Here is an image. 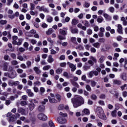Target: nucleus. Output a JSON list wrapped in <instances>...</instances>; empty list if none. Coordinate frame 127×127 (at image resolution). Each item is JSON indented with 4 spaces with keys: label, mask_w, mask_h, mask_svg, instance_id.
Masks as SVG:
<instances>
[{
    "label": "nucleus",
    "mask_w": 127,
    "mask_h": 127,
    "mask_svg": "<svg viewBox=\"0 0 127 127\" xmlns=\"http://www.w3.org/2000/svg\"><path fill=\"white\" fill-rule=\"evenodd\" d=\"M71 103L73 104V108H78L85 104V100L82 96H78L76 98L71 99Z\"/></svg>",
    "instance_id": "f257e3e1"
},
{
    "label": "nucleus",
    "mask_w": 127,
    "mask_h": 127,
    "mask_svg": "<svg viewBox=\"0 0 127 127\" xmlns=\"http://www.w3.org/2000/svg\"><path fill=\"white\" fill-rule=\"evenodd\" d=\"M97 115L101 120H104V121H106V120H107V117H106V115H105V113L104 112L103 108L101 107H97Z\"/></svg>",
    "instance_id": "f03ea898"
},
{
    "label": "nucleus",
    "mask_w": 127,
    "mask_h": 127,
    "mask_svg": "<svg viewBox=\"0 0 127 127\" xmlns=\"http://www.w3.org/2000/svg\"><path fill=\"white\" fill-rule=\"evenodd\" d=\"M12 44L15 45H21L22 41H23V39H19L18 37L17 36H12Z\"/></svg>",
    "instance_id": "7ed1b4c3"
},
{
    "label": "nucleus",
    "mask_w": 127,
    "mask_h": 127,
    "mask_svg": "<svg viewBox=\"0 0 127 127\" xmlns=\"http://www.w3.org/2000/svg\"><path fill=\"white\" fill-rule=\"evenodd\" d=\"M68 29L67 28H64L63 29H60L59 30V33L61 34V35H63L64 36H66L67 34L68 33Z\"/></svg>",
    "instance_id": "20e7f679"
},
{
    "label": "nucleus",
    "mask_w": 127,
    "mask_h": 127,
    "mask_svg": "<svg viewBox=\"0 0 127 127\" xmlns=\"http://www.w3.org/2000/svg\"><path fill=\"white\" fill-rule=\"evenodd\" d=\"M90 59H91V60H89L88 61V64H89V65H91V66H93V65H94V63H97V59L95 58V57L91 56L90 57Z\"/></svg>",
    "instance_id": "39448f33"
},
{
    "label": "nucleus",
    "mask_w": 127,
    "mask_h": 127,
    "mask_svg": "<svg viewBox=\"0 0 127 127\" xmlns=\"http://www.w3.org/2000/svg\"><path fill=\"white\" fill-rule=\"evenodd\" d=\"M38 118L41 121H46L47 120V116L43 113H40L38 115Z\"/></svg>",
    "instance_id": "423d86ee"
},
{
    "label": "nucleus",
    "mask_w": 127,
    "mask_h": 127,
    "mask_svg": "<svg viewBox=\"0 0 127 127\" xmlns=\"http://www.w3.org/2000/svg\"><path fill=\"white\" fill-rule=\"evenodd\" d=\"M57 121L59 124H62V125H64L67 123V120L65 118L58 117L57 118Z\"/></svg>",
    "instance_id": "0eeeda50"
},
{
    "label": "nucleus",
    "mask_w": 127,
    "mask_h": 127,
    "mask_svg": "<svg viewBox=\"0 0 127 127\" xmlns=\"http://www.w3.org/2000/svg\"><path fill=\"white\" fill-rule=\"evenodd\" d=\"M67 65L69 66V68L71 69V71L72 72H74L75 70H76V65H74V64L68 62L67 63Z\"/></svg>",
    "instance_id": "6e6552de"
},
{
    "label": "nucleus",
    "mask_w": 127,
    "mask_h": 127,
    "mask_svg": "<svg viewBox=\"0 0 127 127\" xmlns=\"http://www.w3.org/2000/svg\"><path fill=\"white\" fill-rule=\"evenodd\" d=\"M18 113L21 114L22 116H26V115H27V113H26L25 109L22 108H20L18 109Z\"/></svg>",
    "instance_id": "1a4fd4ad"
},
{
    "label": "nucleus",
    "mask_w": 127,
    "mask_h": 127,
    "mask_svg": "<svg viewBox=\"0 0 127 127\" xmlns=\"http://www.w3.org/2000/svg\"><path fill=\"white\" fill-rule=\"evenodd\" d=\"M117 31L120 34H123V26L121 24L117 25Z\"/></svg>",
    "instance_id": "9d476101"
},
{
    "label": "nucleus",
    "mask_w": 127,
    "mask_h": 127,
    "mask_svg": "<svg viewBox=\"0 0 127 127\" xmlns=\"http://www.w3.org/2000/svg\"><path fill=\"white\" fill-rule=\"evenodd\" d=\"M48 99L50 103L51 104H56V103L58 102L57 100L55 99V98H52L50 96H48Z\"/></svg>",
    "instance_id": "9b49d317"
},
{
    "label": "nucleus",
    "mask_w": 127,
    "mask_h": 127,
    "mask_svg": "<svg viewBox=\"0 0 127 127\" xmlns=\"http://www.w3.org/2000/svg\"><path fill=\"white\" fill-rule=\"evenodd\" d=\"M34 108H35V105L33 103H31L28 105L29 110L31 112L34 110Z\"/></svg>",
    "instance_id": "f8f14e48"
},
{
    "label": "nucleus",
    "mask_w": 127,
    "mask_h": 127,
    "mask_svg": "<svg viewBox=\"0 0 127 127\" xmlns=\"http://www.w3.org/2000/svg\"><path fill=\"white\" fill-rule=\"evenodd\" d=\"M26 93L28 94L29 97H33L34 96V93L31 91V89H27L26 90Z\"/></svg>",
    "instance_id": "ddd939ff"
},
{
    "label": "nucleus",
    "mask_w": 127,
    "mask_h": 127,
    "mask_svg": "<svg viewBox=\"0 0 127 127\" xmlns=\"http://www.w3.org/2000/svg\"><path fill=\"white\" fill-rule=\"evenodd\" d=\"M105 60H106V57H105V56H101L99 59L98 63L100 64L103 63Z\"/></svg>",
    "instance_id": "4468645a"
},
{
    "label": "nucleus",
    "mask_w": 127,
    "mask_h": 127,
    "mask_svg": "<svg viewBox=\"0 0 127 127\" xmlns=\"http://www.w3.org/2000/svg\"><path fill=\"white\" fill-rule=\"evenodd\" d=\"M34 70L36 74H37L38 75L41 74V70H40V69H39L38 67H37V66L34 67Z\"/></svg>",
    "instance_id": "2eb2a0df"
},
{
    "label": "nucleus",
    "mask_w": 127,
    "mask_h": 127,
    "mask_svg": "<svg viewBox=\"0 0 127 127\" xmlns=\"http://www.w3.org/2000/svg\"><path fill=\"white\" fill-rule=\"evenodd\" d=\"M113 84L114 85H122V81H121V80H120L114 79L113 80Z\"/></svg>",
    "instance_id": "dca6fc26"
},
{
    "label": "nucleus",
    "mask_w": 127,
    "mask_h": 127,
    "mask_svg": "<svg viewBox=\"0 0 127 127\" xmlns=\"http://www.w3.org/2000/svg\"><path fill=\"white\" fill-rule=\"evenodd\" d=\"M90 5H91V3L86 1L84 2L83 4V7H84L85 8H89Z\"/></svg>",
    "instance_id": "f3484780"
},
{
    "label": "nucleus",
    "mask_w": 127,
    "mask_h": 127,
    "mask_svg": "<svg viewBox=\"0 0 127 127\" xmlns=\"http://www.w3.org/2000/svg\"><path fill=\"white\" fill-rule=\"evenodd\" d=\"M54 59L52 57V56L49 55L48 57L47 62L48 63H52L54 61Z\"/></svg>",
    "instance_id": "a211bd4d"
},
{
    "label": "nucleus",
    "mask_w": 127,
    "mask_h": 127,
    "mask_svg": "<svg viewBox=\"0 0 127 127\" xmlns=\"http://www.w3.org/2000/svg\"><path fill=\"white\" fill-rule=\"evenodd\" d=\"M15 121V115H13L8 118V121L9 122H14Z\"/></svg>",
    "instance_id": "6ab92c4d"
},
{
    "label": "nucleus",
    "mask_w": 127,
    "mask_h": 127,
    "mask_svg": "<svg viewBox=\"0 0 127 127\" xmlns=\"http://www.w3.org/2000/svg\"><path fill=\"white\" fill-rule=\"evenodd\" d=\"M47 21L50 23L52 22V21H53V17L49 15H48L47 16Z\"/></svg>",
    "instance_id": "aec40b11"
},
{
    "label": "nucleus",
    "mask_w": 127,
    "mask_h": 127,
    "mask_svg": "<svg viewBox=\"0 0 127 127\" xmlns=\"http://www.w3.org/2000/svg\"><path fill=\"white\" fill-rule=\"evenodd\" d=\"M83 115H87L88 116L90 115V111L89 109L85 108L82 111Z\"/></svg>",
    "instance_id": "412c9836"
},
{
    "label": "nucleus",
    "mask_w": 127,
    "mask_h": 127,
    "mask_svg": "<svg viewBox=\"0 0 127 127\" xmlns=\"http://www.w3.org/2000/svg\"><path fill=\"white\" fill-rule=\"evenodd\" d=\"M38 110L39 112H44V110H45V106L43 105H40Z\"/></svg>",
    "instance_id": "4be33fe9"
},
{
    "label": "nucleus",
    "mask_w": 127,
    "mask_h": 127,
    "mask_svg": "<svg viewBox=\"0 0 127 127\" xmlns=\"http://www.w3.org/2000/svg\"><path fill=\"white\" fill-rule=\"evenodd\" d=\"M70 31L73 34H77L79 32V30L77 28L71 29Z\"/></svg>",
    "instance_id": "5701e85b"
},
{
    "label": "nucleus",
    "mask_w": 127,
    "mask_h": 127,
    "mask_svg": "<svg viewBox=\"0 0 127 127\" xmlns=\"http://www.w3.org/2000/svg\"><path fill=\"white\" fill-rule=\"evenodd\" d=\"M97 21L98 22V23H102V22L104 21V18L101 16H98L97 19Z\"/></svg>",
    "instance_id": "b1692460"
},
{
    "label": "nucleus",
    "mask_w": 127,
    "mask_h": 127,
    "mask_svg": "<svg viewBox=\"0 0 127 127\" xmlns=\"http://www.w3.org/2000/svg\"><path fill=\"white\" fill-rule=\"evenodd\" d=\"M8 63H5L2 66L3 71H7V67L8 66Z\"/></svg>",
    "instance_id": "393cba45"
},
{
    "label": "nucleus",
    "mask_w": 127,
    "mask_h": 127,
    "mask_svg": "<svg viewBox=\"0 0 127 127\" xmlns=\"http://www.w3.org/2000/svg\"><path fill=\"white\" fill-rule=\"evenodd\" d=\"M92 46H94V47H95V48H97V49H99L100 48V47L101 46V44L99 42L94 43L92 44Z\"/></svg>",
    "instance_id": "a878e982"
},
{
    "label": "nucleus",
    "mask_w": 127,
    "mask_h": 127,
    "mask_svg": "<svg viewBox=\"0 0 127 127\" xmlns=\"http://www.w3.org/2000/svg\"><path fill=\"white\" fill-rule=\"evenodd\" d=\"M103 16L106 19H107V20H111L112 19V17L107 13H104Z\"/></svg>",
    "instance_id": "bb28decb"
},
{
    "label": "nucleus",
    "mask_w": 127,
    "mask_h": 127,
    "mask_svg": "<svg viewBox=\"0 0 127 127\" xmlns=\"http://www.w3.org/2000/svg\"><path fill=\"white\" fill-rule=\"evenodd\" d=\"M15 77H16V71L14 70L11 71V75L10 78H11V79H13L15 78Z\"/></svg>",
    "instance_id": "cd10ccee"
},
{
    "label": "nucleus",
    "mask_w": 127,
    "mask_h": 127,
    "mask_svg": "<svg viewBox=\"0 0 127 127\" xmlns=\"http://www.w3.org/2000/svg\"><path fill=\"white\" fill-rule=\"evenodd\" d=\"M51 68V66L50 65H45L43 67V70L44 71H47L49 70V69Z\"/></svg>",
    "instance_id": "c85d7f7f"
},
{
    "label": "nucleus",
    "mask_w": 127,
    "mask_h": 127,
    "mask_svg": "<svg viewBox=\"0 0 127 127\" xmlns=\"http://www.w3.org/2000/svg\"><path fill=\"white\" fill-rule=\"evenodd\" d=\"M59 115H60L59 118H66L67 116L66 113H63L62 112H60Z\"/></svg>",
    "instance_id": "c756f323"
},
{
    "label": "nucleus",
    "mask_w": 127,
    "mask_h": 127,
    "mask_svg": "<svg viewBox=\"0 0 127 127\" xmlns=\"http://www.w3.org/2000/svg\"><path fill=\"white\" fill-rule=\"evenodd\" d=\"M71 23L73 24V25H76L77 23H79V20L75 19H73L72 20Z\"/></svg>",
    "instance_id": "7c9ffc66"
},
{
    "label": "nucleus",
    "mask_w": 127,
    "mask_h": 127,
    "mask_svg": "<svg viewBox=\"0 0 127 127\" xmlns=\"http://www.w3.org/2000/svg\"><path fill=\"white\" fill-rule=\"evenodd\" d=\"M63 71V69H62V68L59 67L56 70V72L57 74H61V73H62Z\"/></svg>",
    "instance_id": "2f4dec72"
},
{
    "label": "nucleus",
    "mask_w": 127,
    "mask_h": 127,
    "mask_svg": "<svg viewBox=\"0 0 127 127\" xmlns=\"http://www.w3.org/2000/svg\"><path fill=\"white\" fill-rule=\"evenodd\" d=\"M58 37L60 40H65L66 39V37H65V36H62L61 35H58Z\"/></svg>",
    "instance_id": "473e14b6"
},
{
    "label": "nucleus",
    "mask_w": 127,
    "mask_h": 127,
    "mask_svg": "<svg viewBox=\"0 0 127 127\" xmlns=\"http://www.w3.org/2000/svg\"><path fill=\"white\" fill-rule=\"evenodd\" d=\"M17 59H18V60H20V61H24V60L23 57H22V56L19 55V54H17Z\"/></svg>",
    "instance_id": "72a5a7b5"
},
{
    "label": "nucleus",
    "mask_w": 127,
    "mask_h": 127,
    "mask_svg": "<svg viewBox=\"0 0 127 127\" xmlns=\"http://www.w3.org/2000/svg\"><path fill=\"white\" fill-rule=\"evenodd\" d=\"M54 30H53L52 28H50L48 31L46 32V34L48 35H50V34L53 33Z\"/></svg>",
    "instance_id": "f704fd0d"
},
{
    "label": "nucleus",
    "mask_w": 127,
    "mask_h": 127,
    "mask_svg": "<svg viewBox=\"0 0 127 127\" xmlns=\"http://www.w3.org/2000/svg\"><path fill=\"white\" fill-rule=\"evenodd\" d=\"M6 23H7L6 20H1L0 21V24H1V25H4V24H6Z\"/></svg>",
    "instance_id": "c9c22d12"
},
{
    "label": "nucleus",
    "mask_w": 127,
    "mask_h": 127,
    "mask_svg": "<svg viewBox=\"0 0 127 127\" xmlns=\"http://www.w3.org/2000/svg\"><path fill=\"white\" fill-rule=\"evenodd\" d=\"M11 64L13 66H15L16 65H17L18 64V62L15 60H13L11 62Z\"/></svg>",
    "instance_id": "e433bc0d"
},
{
    "label": "nucleus",
    "mask_w": 127,
    "mask_h": 127,
    "mask_svg": "<svg viewBox=\"0 0 127 127\" xmlns=\"http://www.w3.org/2000/svg\"><path fill=\"white\" fill-rule=\"evenodd\" d=\"M97 84V82L94 80H91L90 81V85L91 87H95Z\"/></svg>",
    "instance_id": "4c0bfd02"
},
{
    "label": "nucleus",
    "mask_w": 127,
    "mask_h": 127,
    "mask_svg": "<svg viewBox=\"0 0 127 127\" xmlns=\"http://www.w3.org/2000/svg\"><path fill=\"white\" fill-rule=\"evenodd\" d=\"M91 67L89 65H84L83 66V69L84 71H87L89 69H90Z\"/></svg>",
    "instance_id": "58836bf2"
},
{
    "label": "nucleus",
    "mask_w": 127,
    "mask_h": 127,
    "mask_svg": "<svg viewBox=\"0 0 127 127\" xmlns=\"http://www.w3.org/2000/svg\"><path fill=\"white\" fill-rule=\"evenodd\" d=\"M30 5L31 10H34V9L35 8V4L33 3H30Z\"/></svg>",
    "instance_id": "ea45409f"
},
{
    "label": "nucleus",
    "mask_w": 127,
    "mask_h": 127,
    "mask_svg": "<svg viewBox=\"0 0 127 127\" xmlns=\"http://www.w3.org/2000/svg\"><path fill=\"white\" fill-rule=\"evenodd\" d=\"M96 123L97 124V127H103V123H102L101 122H99V120H96Z\"/></svg>",
    "instance_id": "a19ab883"
},
{
    "label": "nucleus",
    "mask_w": 127,
    "mask_h": 127,
    "mask_svg": "<svg viewBox=\"0 0 127 127\" xmlns=\"http://www.w3.org/2000/svg\"><path fill=\"white\" fill-rule=\"evenodd\" d=\"M90 98L92 100H94L95 101H96V100H97V95H95V94H92L91 96H90Z\"/></svg>",
    "instance_id": "79ce46f5"
},
{
    "label": "nucleus",
    "mask_w": 127,
    "mask_h": 127,
    "mask_svg": "<svg viewBox=\"0 0 127 127\" xmlns=\"http://www.w3.org/2000/svg\"><path fill=\"white\" fill-rule=\"evenodd\" d=\"M21 106H22L23 107L24 106L27 105V102L25 101H22L20 102Z\"/></svg>",
    "instance_id": "37998d69"
},
{
    "label": "nucleus",
    "mask_w": 127,
    "mask_h": 127,
    "mask_svg": "<svg viewBox=\"0 0 127 127\" xmlns=\"http://www.w3.org/2000/svg\"><path fill=\"white\" fill-rule=\"evenodd\" d=\"M111 116L113 117H117V110H115L112 111L111 113Z\"/></svg>",
    "instance_id": "c03bdc74"
},
{
    "label": "nucleus",
    "mask_w": 127,
    "mask_h": 127,
    "mask_svg": "<svg viewBox=\"0 0 127 127\" xmlns=\"http://www.w3.org/2000/svg\"><path fill=\"white\" fill-rule=\"evenodd\" d=\"M84 22L85 26L86 27H89V26H90V23H89V21L85 20L84 22H82L83 23H84Z\"/></svg>",
    "instance_id": "a18cd8bd"
},
{
    "label": "nucleus",
    "mask_w": 127,
    "mask_h": 127,
    "mask_svg": "<svg viewBox=\"0 0 127 127\" xmlns=\"http://www.w3.org/2000/svg\"><path fill=\"white\" fill-rule=\"evenodd\" d=\"M47 41L49 42L51 44H53L54 43V41L52 40V39L50 37L47 38Z\"/></svg>",
    "instance_id": "49530a36"
},
{
    "label": "nucleus",
    "mask_w": 127,
    "mask_h": 127,
    "mask_svg": "<svg viewBox=\"0 0 127 127\" xmlns=\"http://www.w3.org/2000/svg\"><path fill=\"white\" fill-rule=\"evenodd\" d=\"M43 11L46 13H49V10L47 8H45L44 6L43 7Z\"/></svg>",
    "instance_id": "de8ad7c7"
},
{
    "label": "nucleus",
    "mask_w": 127,
    "mask_h": 127,
    "mask_svg": "<svg viewBox=\"0 0 127 127\" xmlns=\"http://www.w3.org/2000/svg\"><path fill=\"white\" fill-rule=\"evenodd\" d=\"M56 99H57V100H58V101H59V102H60V101H61V96H60V95H59L58 94H56Z\"/></svg>",
    "instance_id": "09e8293b"
},
{
    "label": "nucleus",
    "mask_w": 127,
    "mask_h": 127,
    "mask_svg": "<svg viewBox=\"0 0 127 127\" xmlns=\"http://www.w3.org/2000/svg\"><path fill=\"white\" fill-rule=\"evenodd\" d=\"M49 125L51 127H55L54 123H53V122L51 120L49 122Z\"/></svg>",
    "instance_id": "8fccbe9b"
},
{
    "label": "nucleus",
    "mask_w": 127,
    "mask_h": 127,
    "mask_svg": "<svg viewBox=\"0 0 127 127\" xmlns=\"http://www.w3.org/2000/svg\"><path fill=\"white\" fill-rule=\"evenodd\" d=\"M71 83L72 84V85H73V86H74V87H78L79 86V85L78 84V83H77V82L71 80Z\"/></svg>",
    "instance_id": "3c124183"
},
{
    "label": "nucleus",
    "mask_w": 127,
    "mask_h": 127,
    "mask_svg": "<svg viewBox=\"0 0 127 127\" xmlns=\"http://www.w3.org/2000/svg\"><path fill=\"white\" fill-rule=\"evenodd\" d=\"M63 76H64V77H65V78L69 79V74L68 73V72L66 71L64 72L63 73Z\"/></svg>",
    "instance_id": "603ef678"
},
{
    "label": "nucleus",
    "mask_w": 127,
    "mask_h": 127,
    "mask_svg": "<svg viewBox=\"0 0 127 127\" xmlns=\"http://www.w3.org/2000/svg\"><path fill=\"white\" fill-rule=\"evenodd\" d=\"M10 56L12 59H16V55L14 53L10 54Z\"/></svg>",
    "instance_id": "864d4df0"
},
{
    "label": "nucleus",
    "mask_w": 127,
    "mask_h": 127,
    "mask_svg": "<svg viewBox=\"0 0 127 127\" xmlns=\"http://www.w3.org/2000/svg\"><path fill=\"white\" fill-rule=\"evenodd\" d=\"M94 76V71H91L89 73V78H92V77Z\"/></svg>",
    "instance_id": "5fc2aeb1"
},
{
    "label": "nucleus",
    "mask_w": 127,
    "mask_h": 127,
    "mask_svg": "<svg viewBox=\"0 0 127 127\" xmlns=\"http://www.w3.org/2000/svg\"><path fill=\"white\" fill-rule=\"evenodd\" d=\"M86 89L88 92H91L92 91V88H91V86L89 85H87L86 86Z\"/></svg>",
    "instance_id": "6e6d98bb"
},
{
    "label": "nucleus",
    "mask_w": 127,
    "mask_h": 127,
    "mask_svg": "<svg viewBox=\"0 0 127 127\" xmlns=\"http://www.w3.org/2000/svg\"><path fill=\"white\" fill-rule=\"evenodd\" d=\"M108 9L112 13L115 12V8L114 7H110Z\"/></svg>",
    "instance_id": "4d7b16f0"
},
{
    "label": "nucleus",
    "mask_w": 127,
    "mask_h": 127,
    "mask_svg": "<svg viewBox=\"0 0 127 127\" xmlns=\"http://www.w3.org/2000/svg\"><path fill=\"white\" fill-rule=\"evenodd\" d=\"M66 64L65 62L61 63L60 64V66L61 67H63L64 68L66 67Z\"/></svg>",
    "instance_id": "13d9d810"
},
{
    "label": "nucleus",
    "mask_w": 127,
    "mask_h": 127,
    "mask_svg": "<svg viewBox=\"0 0 127 127\" xmlns=\"http://www.w3.org/2000/svg\"><path fill=\"white\" fill-rule=\"evenodd\" d=\"M29 41H30L31 43L33 44V45H34V44H35L37 42V41L34 39H31V40H29Z\"/></svg>",
    "instance_id": "bf43d9fd"
},
{
    "label": "nucleus",
    "mask_w": 127,
    "mask_h": 127,
    "mask_svg": "<svg viewBox=\"0 0 127 127\" xmlns=\"http://www.w3.org/2000/svg\"><path fill=\"white\" fill-rule=\"evenodd\" d=\"M90 51L92 53H96L97 50L94 47H91L90 49Z\"/></svg>",
    "instance_id": "052dcab7"
},
{
    "label": "nucleus",
    "mask_w": 127,
    "mask_h": 127,
    "mask_svg": "<svg viewBox=\"0 0 127 127\" xmlns=\"http://www.w3.org/2000/svg\"><path fill=\"white\" fill-rule=\"evenodd\" d=\"M34 85H35V86H40V85H41V82H40V81H37L34 82Z\"/></svg>",
    "instance_id": "680f3d73"
},
{
    "label": "nucleus",
    "mask_w": 127,
    "mask_h": 127,
    "mask_svg": "<svg viewBox=\"0 0 127 127\" xmlns=\"http://www.w3.org/2000/svg\"><path fill=\"white\" fill-rule=\"evenodd\" d=\"M36 62H39L40 61V56L37 55V57L35 59Z\"/></svg>",
    "instance_id": "e2e57ef3"
},
{
    "label": "nucleus",
    "mask_w": 127,
    "mask_h": 127,
    "mask_svg": "<svg viewBox=\"0 0 127 127\" xmlns=\"http://www.w3.org/2000/svg\"><path fill=\"white\" fill-rule=\"evenodd\" d=\"M121 79H122L124 81H126L127 80V76H126L124 74H121Z\"/></svg>",
    "instance_id": "0e129e2a"
},
{
    "label": "nucleus",
    "mask_w": 127,
    "mask_h": 127,
    "mask_svg": "<svg viewBox=\"0 0 127 127\" xmlns=\"http://www.w3.org/2000/svg\"><path fill=\"white\" fill-rule=\"evenodd\" d=\"M100 99H106V94H102L99 96Z\"/></svg>",
    "instance_id": "69168bd1"
},
{
    "label": "nucleus",
    "mask_w": 127,
    "mask_h": 127,
    "mask_svg": "<svg viewBox=\"0 0 127 127\" xmlns=\"http://www.w3.org/2000/svg\"><path fill=\"white\" fill-rule=\"evenodd\" d=\"M8 17H9V18L10 19H13V18H14V14H8Z\"/></svg>",
    "instance_id": "338daca9"
},
{
    "label": "nucleus",
    "mask_w": 127,
    "mask_h": 127,
    "mask_svg": "<svg viewBox=\"0 0 127 127\" xmlns=\"http://www.w3.org/2000/svg\"><path fill=\"white\" fill-rule=\"evenodd\" d=\"M18 51H19V52L23 53V52H24V51H25V49L22 47H21L19 48Z\"/></svg>",
    "instance_id": "774afa93"
}]
</instances>
